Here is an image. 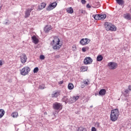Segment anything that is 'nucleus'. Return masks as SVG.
<instances>
[{"instance_id":"nucleus-41","label":"nucleus","mask_w":131,"mask_h":131,"mask_svg":"<svg viewBox=\"0 0 131 131\" xmlns=\"http://www.w3.org/2000/svg\"><path fill=\"white\" fill-rule=\"evenodd\" d=\"M96 125L97 127H99V126H100V123L99 122H96Z\"/></svg>"},{"instance_id":"nucleus-21","label":"nucleus","mask_w":131,"mask_h":131,"mask_svg":"<svg viewBox=\"0 0 131 131\" xmlns=\"http://www.w3.org/2000/svg\"><path fill=\"white\" fill-rule=\"evenodd\" d=\"M5 110L3 109H0V119L3 118L4 115H5Z\"/></svg>"},{"instance_id":"nucleus-38","label":"nucleus","mask_w":131,"mask_h":131,"mask_svg":"<svg viewBox=\"0 0 131 131\" xmlns=\"http://www.w3.org/2000/svg\"><path fill=\"white\" fill-rule=\"evenodd\" d=\"M81 3L82 5H85V4H86V1L85 0H81Z\"/></svg>"},{"instance_id":"nucleus-32","label":"nucleus","mask_w":131,"mask_h":131,"mask_svg":"<svg viewBox=\"0 0 131 131\" xmlns=\"http://www.w3.org/2000/svg\"><path fill=\"white\" fill-rule=\"evenodd\" d=\"M83 83L84 84H85V85H89V84H90V81H89V80H86L83 81Z\"/></svg>"},{"instance_id":"nucleus-11","label":"nucleus","mask_w":131,"mask_h":131,"mask_svg":"<svg viewBox=\"0 0 131 131\" xmlns=\"http://www.w3.org/2000/svg\"><path fill=\"white\" fill-rule=\"evenodd\" d=\"M33 8L26 9L25 13V18H28L30 16L31 11H33Z\"/></svg>"},{"instance_id":"nucleus-23","label":"nucleus","mask_w":131,"mask_h":131,"mask_svg":"<svg viewBox=\"0 0 131 131\" xmlns=\"http://www.w3.org/2000/svg\"><path fill=\"white\" fill-rule=\"evenodd\" d=\"M99 17L100 20H104V19H106V17H107V16L106 14H99Z\"/></svg>"},{"instance_id":"nucleus-45","label":"nucleus","mask_w":131,"mask_h":131,"mask_svg":"<svg viewBox=\"0 0 131 131\" xmlns=\"http://www.w3.org/2000/svg\"><path fill=\"white\" fill-rule=\"evenodd\" d=\"M55 58H60V55H56Z\"/></svg>"},{"instance_id":"nucleus-30","label":"nucleus","mask_w":131,"mask_h":131,"mask_svg":"<svg viewBox=\"0 0 131 131\" xmlns=\"http://www.w3.org/2000/svg\"><path fill=\"white\" fill-rule=\"evenodd\" d=\"M90 49V48H89V47H83L82 48V52H86V51L89 50Z\"/></svg>"},{"instance_id":"nucleus-39","label":"nucleus","mask_w":131,"mask_h":131,"mask_svg":"<svg viewBox=\"0 0 131 131\" xmlns=\"http://www.w3.org/2000/svg\"><path fill=\"white\" fill-rule=\"evenodd\" d=\"M91 131H97V128L95 127H92L91 128Z\"/></svg>"},{"instance_id":"nucleus-9","label":"nucleus","mask_w":131,"mask_h":131,"mask_svg":"<svg viewBox=\"0 0 131 131\" xmlns=\"http://www.w3.org/2000/svg\"><path fill=\"white\" fill-rule=\"evenodd\" d=\"M53 107L54 109H55V110H62V104L58 102H55L54 104H53Z\"/></svg>"},{"instance_id":"nucleus-17","label":"nucleus","mask_w":131,"mask_h":131,"mask_svg":"<svg viewBox=\"0 0 131 131\" xmlns=\"http://www.w3.org/2000/svg\"><path fill=\"white\" fill-rule=\"evenodd\" d=\"M99 96H105L106 95V90L105 89H101L99 92Z\"/></svg>"},{"instance_id":"nucleus-37","label":"nucleus","mask_w":131,"mask_h":131,"mask_svg":"<svg viewBox=\"0 0 131 131\" xmlns=\"http://www.w3.org/2000/svg\"><path fill=\"white\" fill-rule=\"evenodd\" d=\"M45 57L43 55H41L40 56L39 59H40V60H45Z\"/></svg>"},{"instance_id":"nucleus-26","label":"nucleus","mask_w":131,"mask_h":131,"mask_svg":"<svg viewBox=\"0 0 131 131\" xmlns=\"http://www.w3.org/2000/svg\"><path fill=\"white\" fill-rule=\"evenodd\" d=\"M72 101L73 102H76L78 99H79V96H73L72 98Z\"/></svg>"},{"instance_id":"nucleus-25","label":"nucleus","mask_w":131,"mask_h":131,"mask_svg":"<svg viewBox=\"0 0 131 131\" xmlns=\"http://www.w3.org/2000/svg\"><path fill=\"white\" fill-rule=\"evenodd\" d=\"M12 117H13V118H17L18 117V112H13L11 114Z\"/></svg>"},{"instance_id":"nucleus-19","label":"nucleus","mask_w":131,"mask_h":131,"mask_svg":"<svg viewBox=\"0 0 131 131\" xmlns=\"http://www.w3.org/2000/svg\"><path fill=\"white\" fill-rule=\"evenodd\" d=\"M124 96L126 98H127V97H129V91L128 90H125L124 91Z\"/></svg>"},{"instance_id":"nucleus-31","label":"nucleus","mask_w":131,"mask_h":131,"mask_svg":"<svg viewBox=\"0 0 131 131\" xmlns=\"http://www.w3.org/2000/svg\"><path fill=\"white\" fill-rule=\"evenodd\" d=\"M81 71L84 72V71H86V70H88V68L84 66H82L81 67Z\"/></svg>"},{"instance_id":"nucleus-28","label":"nucleus","mask_w":131,"mask_h":131,"mask_svg":"<svg viewBox=\"0 0 131 131\" xmlns=\"http://www.w3.org/2000/svg\"><path fill=\"white\" fill-rule=\"evenodd\" d=\"M93 17L95 20H100V14L93 15Z\"/></svg>"},{"instance_id":"nucleus-35","label":"nucleus","mask_w":131,"mask_h":131,"mask_svg":"<svg viewBox=\"0 0 131 131\" xmlns=\"http://www.w3.org/2000/svg\"><path fill=\"white\" fill-rule=\"evenodd\" d=\"M101 5H100V2H97L96 3V5L95 4V6H94V8H99Z\"/></svg>"},{"instance_id":"nucleus-15","label":"nucleus","mask_w":131,"mask_h":131,"mask_svg":"<svg viewBox=\"0 0 131 131\" xmlns=\"http://www.w3.org/2000/svg\"><path fill=\"white\" fill-rule=\"evenodd\" d=\"M31 38L33 40V42L35 43V45H37V43H38L39 40L35 35L32 36Z\"/></svg>"},{"instance_id":"nucleus-40","label":"nucleus","mask_w":131,"mask_h":131,"mask_svg":"<svg viewBox=\"0 0 131 131\" xmlns=\"http://www.w3.org/2000/svg\"><path fill=\"white\" fill-rule=\"evenodd\" d=\"M86 7L87 9H91V5H90L89 4H87Z\"/></svg>"},{"instance_id":"nucleus-10","label":"nucleus","mask_w":131,"mask_h":131,"mask_svg":"<svg viewBox=\"0 0 131 131\" xmlns=\"http://www.w3.org/2000/svg\"><path fill=\"white\" fill-rule=\"evenodd\" d=\"M61 95V91L57 90L53 92L51 95L52 98H58Z\"/></svg>"},{"instance_id":"nucleus-44","label":"nucleus","mask_w":131,"mask_h":131,"mask_svg":"<svg viewBox=\"0 0 131 131\" xmlns=\"http://www.w3.org/2000/svg\"><path fill=\"white\" fill-rule=\"evenodd\" d=\"M128 90H129V91H131V85L128 86Z\"/></svg>"},{"instance_id":"nucleus-18","label":"nucleus","mask_w":131,"mask_h":131,"mask_svg":"<svg viewBox=\"0 0 131 131\" xmlns=\"http://www.w3.org/2000/svg\"><path fill=\"white\" fill-rule=\"evenodd\" d=\"M66 11L67 13H68L69 14H73V13L74 12V11L73 10V8H72V7L68 8L66 9Z\"/></svg>"},{"instance_id":"nucleus-6","label":"nucleus","mask_w":131,"mask_h":131,"mask_svg":"<svg viewBox=\"0 0 131 131\" xmlns=\"http://www.w3.org/2000/svg\"><path fill=\"white\" fill-rule=\"evenodd\" d=\"M107 66L111 70H114V69L117 68V63L114 62H111L107 64Z\"/></svg>"},{"instance_id":"nucleus-36","label":"nucleus","mask_w":131,"mask_h":131,"mask_svg":"<svg viewBox=\"0 0 131 131\" xmlns=\"http://www.w3.org/2000/svg\"><path fill=\"white\" fill-rule=\"evenodd\" d=\"M45 84H41V85H40V86H39V89H40V90H43L44 89H45Z\"/></svg>"},{"instance_id":"nucleus-47","label":"nucleus","mask_w":131,"mask_h":131,"mask_svg":"<svg viewBox=\"0 0 131 131\" xmlns=\"http://www.w3.org/2000/svg\"><path fill=\"white\" fill-rule=\"evenodd\" d=\"M45 114H47V113L46 112V113H45Z\"/></svg>"},{"instance_id":"nucleus-16","label":"nucleus","mask_w":131,"mask_h":131,"mask_svg":"<svg viewBox=\"0 0 131 131\" xmlns=\"http://www.w3.org/2000/svg\"><path fill=\"white\" fill-rule=\"evenodd\" d=\"M123 17L126 20H131V15L129 13H126L123 15Z\"/></svg>"},{"instance_id":"nucleus-29","label":"nucleus","mask_w":131,"mask_h":131,"mask_svg":"<svg viewBox=\"0 0 131 131\" xmlns=\"http://www.w3.org/2000/svg\"><path fill=\"white\" fill-rule=\"evenodd\" d=\"M62 101L63 102H65L66 103L67 102H68V96H64L62 98Z\"/></svg>"},{"instance_id":"nucleus-24","label":"nucleus","mask_w":131,"mask_h":131,"mask_svg":"<svg viewBox=\"0 0 131 131\" xmlns=\"http://www.w3.org/2000/svg\"><path fill=\"white\" fill-rule=\"evenodd\" d=\"M102 60H103V56L101 55L97 56V61H98V62H101Z\"/></svg>"},{"instance_id":"nucleus-22","label":"nucleus","mask_w":131,"mask_h":131,"mask_svg":"<svg viewBox=\"0 0 131 131\" xmlns=\"http://www.w3.org/2000/svg\"><path fill=\"white\" fill-rule=\"evenodd\" d=\"M69 90H73L74 89V85L72 83H69L68 86Z\"/></svg>"},{"instance_id":"nucleus-46","label":"nucleus","mask_w":131,"mask_h":131,"mask_svg":"<svg viewBox=\"0 0 131 131\" xmlns=\"http://www.w3.org/2000/svg\"><path fill=\"white\" fill-rule=\"evenodd\" d=\"M45 114H47V113L46 112V113H45Z\"/></svg>"},{"instance_id":"nucleus-12","label":"nucleus","mask_w":131,"mask_h":131,"mask_svg":"<svg viewBox=\"0 0 131 131\" xmlns=\"http://www.w3.org/2000/svg\"><path fill=\"white\" fill-rule=\"evenodd\" d=\"M20 61L23 63V64H24L27 61V57H26V54L23 53L20 56Z\"/></svg>"},{"instance_id":"nucleus-33","label":"nucleus","mask_w":131,"mask_h":131,"mask_svg":"<svg viewBox=\"0 0 131 131\" xmlns=\"http://www.w3.org/2000/svg\"><path fill=\"white\" fill-rule=\"evenodd\" d=\"M38 68L37 67H36L33 70V73H37L38 72Z\"/></svg>"},{"instance_id":"nucleus-42","label":"nucleus","mask_w":131,"mask_h":131,"mask_svg":"<svg viewBox=\"0 0 131 131\" xmlns=\"http://www.w3.org/2000/svg\"><path fill=\"white\" fill-rule=\"evenodd\" d=\"M4 63H3V60H0V67H1V66H3V64Z\"/></svg>"},{"instance_id":"nucleus-43","label":"nucleus","mask_w":131,"mask_h":131,"mask_svg":"<svg viewBox=\"0 0 131 131\" xmlns=\"http://www.w3.org/2000/svg\"><path fill=\"white\" fill-rule=\"evenodd\" d=\"M63 83H64V81L63 80L60 81L59 82V84H63Z\"/></svg>"},{"instance_id":"nucleus-3","label":"nucleus","mask_w":131,"mask_h":131,"mask_svg":"<svg viewBox=\"0 0 131 131\" xmlns=\"http://www.w3.org/2000/svg\"><path fill=\"white\" fill-rule=\"evenodd\" d=\"M104 27L107 31H116V27L110 23H105Z\"/></svg>"},{"instance_id":"nucleus-34","label":"nucleus","mask_w":131,"mask_h":131,"mask_svg":"<svg viewBox=\"0 0 131 131\" xmlns=\"http://www.w3.org/2000/svg\"><path fill=\"white\" fill-rule=\"evenodd\" d=\"M85 12V11L83 10V9H80L79 10V14H84Z\"/></svg>"},{"instance_id":"nucleus-2","label":"nucleus","mask_w":131,"mask_h":131,"mask_svg":"<svg viewBox=\"0 0 131 131\" xmlns=\"http://www.w3.org/2000/svg\"><path fill=\"white\" fill-rule=\"evenodd\" d=\"M119 116V110L118 108L112 110L111 112L110 119L112 121H116Z\"/></svg>"},{"instance_id":"nucleus-1","label":"nucleus","mask_w":131,"mask_h":131,"mask_svg":"<svg viewBox=\"0 0 131 131\" xmlns=\"http://www.w3.org/2000/svg\"><path fill=\"white\" fill-rule=\"evenodd\" d=\"M51 44L54 50H60L61 47H62V44L60 43V39L57 36L53 37V40Z\"/></svg>"},{"instance_id":"nucleus-13","label":"nucleus","mask_w":131,"mask_h":131,"mask_svg":"<svg viewBox=\"0 0 131 131\" xmlns=\"http://www.w3.org/2000/svg\"><path fill=\"white\" fill-rule=\"evenodd\" d=\"M47 6V3L43 2L41 3L38 7V10L39 11H40L41 10H42L43 9H45L46 7Z\"/></svg>"},{"instance_id":"nucleus-8","label":"nucleus","mask_w":131,"mask_h":131,"mask_svg":"<svg viewBox=\"0 0 131 131\" xmlns=\"http://www.w3.org/2000/svg\"><path fill=\"white\" fill-rule=\"evenodd\" d=\"M85 65H90L93 63V59L90 57H86L83 61Z\"/></svg>"},{"instance_id":"nucleus-27","label":"nucleus","mask_w":131,"mask_h":131,"mask_svg":"<svg viewBox=\"0 0 131 131\" xmlns=\"http://www.w3.org/2000/svg\"><path fill=\"white\" fill-rule=\"evenodd\" d=\"M116 2L117 3V4H118V5H123V4H124V1H123V0H116Z\"/></svg>"},{"instance_id":"nucleus-20","label":"nucleus","mask_w":131,"mask_h":131,"mask_svg":"<svg viewBox=\"0 0 131 131\" xmlns=\"http://www.w3.org/2000/svg\"><path fill=\"white\" fill-rule=\"evenodd\" d=\"M77 131H88V129L83 126H80L78 128Z\"/></svg>"},{"instance_id":"nucleus-4","label":"nucleus","mask_w":131,"mask_h":131,"mask_svg":"<svg viewBox=\"0 0 131 131\" xmlns=\"http://www.w3.org/2000/svg\"><path fill=\"white\" fill-rule=\"evenodd\" d=\"M30 70L31 69L29 67L26 66L20 70V74L24 76L27 75L30 72Z\"/></svg>"},{"instance_id":"nucleus-5","label":"nucleus","mask_w":131,"mask_h":131,"mask_svg":"<svg viewBox=\"0 0 131 131\" xmlns=\"http://www.w3.org/2000/svg\"><path fill=\"white\" fill-rule=\"evenodd\" d=\"M57 5H58V4L56 2L51 3L46 8L47 11H52V10H54V9L57 7Z\"/></svg>"},{"instance_id":"nucleus-48","label":"nucleus","mask_w":131,"mask_h":131,"mask_svg":"<svg viewBox=\"0 0 131 131\" xmlns=\"http://www.w3.org/2000/svg\"><path fill=\"white\" fill-rule=\"evenodd\" d=\"M1 9H2L1 8H0V10H1Z\"/></svg>"},{"instance_id":"nucleus-14","label":"nucleus","mask_w":131,"mask_h":131,"mask_svg":"<svg viewBox=\"0 0 131 131\" xmlns=\"http://www.w3.org/2000/svg\"><path fill=\"white\" fill-rule=\"evenodd\" d=\"M51 30H52L51 26H46L44 28V31L46 33H49Z\"/></svg>"},{"instance_id":"nucleus-7","label":"nucleus","mask_w":131,"mask_h":131,"mask_svg":"<svg viewBox=\"0 0 131 131\" xmlns=\"http://www.w3.org/2000/svg\"><path fill=\"white\" fill-rule=\"evenodd\" d=\"M90 41H91V40H90V39L82 38L80 41V43L82 46H86V45H88V43H90Z\"/></svg>"}]
</instances>
